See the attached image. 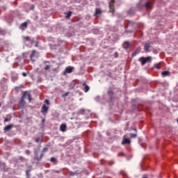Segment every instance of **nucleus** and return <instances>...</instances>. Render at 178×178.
Here are the masks:
<instances>
[{"mask_svg":"<svg viewBox=\"0 0 178 178\" xmlns=\"http://www.w3.org/2000/svg\"><path fill=\"white\" fill-rule=\"evenodd\" d=\"M138 60L141 63L142 66H144V65L148 62L151 63V62H152V58L151 56L140 57Z\"/></svg>","mask_w":178,"mask_h":178,"instance_id":"f257e3e1","label":"nucleus"},{"mask_svg":"<svg viewBox=\"0 0 178 178\" xmlns=\"http://www.w3.org/2000/svg\"><path fill=\"white\" fill-rule=\"evenodd\" d=\"M22 97L25 98H28L29 102H31V94L28 91L24 92Z\"/></svg>","mask_w":178,"mask_h":178,"instance_id":"f03ea898","label":"nucleus"},{"mask_svg":"<svg viewBox=\"0 0 178 178\" xmlns=\"http://www.w3.org/2000/svg\"><path fill=\"white\" fill-rule=\"evenodd\" d=\"M73 69L74 68L72 67H66L65 71L63 72V74L65 75L67 74V73H72L73 72Z\"/></svg>","mask_w":178,"mask_h":178,"instance_id":"7ed1b4c3","label":"nucleus"},{"mask_svg":"<svg viewBox=\"0 0 178 178\" xmlns=\"http://www.w3.org/2000/svg\"><path fill=\"white\" fill-rule=\"evenodd\" d=\"M25 106H26V101H24V97L22 96L21 100L19 102V106L20 108H24Z\"/></svg>","mask_w":178,"mask_h":178,"instance_id":"20e7f679","label":"nucleus"},{"mask_svg":"<svg viewBox=\"0 0 178 178\" xmlns=\"http://www.w3.org/2000/svg\"><path fill=\"white\" fill-rule=\"evenodd\" d=\"M145 8L146 9H152V2L151 1H147L145 3Z\"/></svg>","mask_w":178,"mask_h":178,"instance_id":"39448f33","label":"nucleus"},{"mask_svg":"<svg viewBox=\"0 0 178 178\" xmlns=\"http://www.w3.org/2000/svg\"><path fill=\"white\" fill-rule=\"evenodd\" d=\"M13 128V124H10L6 126L3 129V130L5 132H6V131H9V130H11Z\"/></svg>","mask_w":178,"mask_h":178,"instance_id":"423d86ee","label":"nucleus"},{"mask_svg":"<svg viewBox=\"0 0 178 178\" xmlns=\"http://www.w3.org/2000/svg\"><path fill=\"white\" fill-rule=\"evenodd\" d=\"M19 29L22 30V31H24L27 29V22H23L20 26Z\"/></svg>","mask_w":178,"mask_h":178,"instance_id":"0eeeda50","label":"nucleus"},{"mask_svg":"<svg viewBox=\"0 0 178 178\" xmlns=\"http://www.w3.org/2000/svg\"><path fill=\"white\" fill-rule=\"evenodd\" d=\"M131 143V141L130 140V139L129 138H124L122 142V145H126V144H130Z\"/></svg>","mask_w":178,"mask_h":178,"instance_id":"6e6552de","label":"nucleus"},{"mask_svg":"<svg viewBox=\"0 0 178 178\" xmlns=\"http://www.w3.org/2000/svg\"><path fill=\"white\" fill-rule=\"evenodd\" d=\"M83 87H85L83 89V91L85 92H88V91H90V86H88L87 84H86V83H83Z\"/></svg>","mask_w":178,"mask_h":178,"instance_id":"1a4fd4ad","label":"nucleus"},{"mask_svg":"<svg viewBox=\"0 0 178 178\" xmlns=\"http://www.w3.org/2000/svg\"><path fill=\"white\" fill-rule=\"evenodd\" d=\"M149 48H151V44L149 43H146L144 47L145 51H147V52H149Z\"/></svg>","mask_w":178,"mask_h":178,"instance_id":"9d476101","label":"nucleus"},{"mask_svg":"<svg viewBox=\"0 0 178 178\" xmlns=\"http://www.w3.org/2000/svg\"><path fill=\"white\" fill-rule=\"evenodd\" d=\"M129 47H130V43L127 41L124 42L123 44V48H124V49H129Z\"/></svg>","mask_w":178,"mask_h":178,"instance_id":"9b49d317","label":"nucleus"},{"mask_svg":"<svg viewBox=\"0 0 178 178\" xmlns=\"http://www.w3.org/2000/svg\"><path fill=\"white\" fill-rule=\"evenodd\" d=\"M60 130L63 132L66 131V124H63L60 127Z\"/></svg>","mask_w":178,"mask_h":178,"instance_id":"f8f14e48","label":"nucleus"},{"mask_svg":"<svg viewBox=\"0 0 178 178\" xmlns=\"http://www.w3.org/2000/svg\"><path fill=\"white\" fill-rule=\"evenodd\" d=\"M42 109H43V113H47V112H48V106H47V105L44 104L42 107Z\"/></svg>","mask_w":178,"mask_h":178,"instance_id":"ddd939ff","label":"nucleus"},{"mask_svg":"<svg viewBox=\"0 0 178 178\" xmlns=\"http://www.w3.org/2000/svg\"><path fill=\"white\" fill-rule=\"evenodd\" d=\"M107 94L108 97H110L111 99H112V97H113V94H114L113 90H108L107 92Z\"/></svg>","mask_w":178,"mask_h":178,"instance_id":"4468645a","label":"nucleus"},{"mask_svg":"<svg viewBox=\"0 0 178 178\" xmlns=\"http://www.w3.org/2000/svg\"><path fill=\"white\" fill-rule=\"evenodd\" d=\"M100 13H102V11L99 8H96L95 16H97V15H100Z\"/></svg>","mask_w":178,"mask_h":178,"instance_id":"2eb2a0df","label":"nucleus"},{"mask_svg":"<svg viewBox=\"0 0 178 178\" xmlns=\"http://www.w3.org/2000/svg\"><path fill=\"white\" fill-rule=\"evenodd\" d=\"M110 11L115 12V6L113 4H109Z\"/></svg>","mask_w":178,"mask_h":178,"instance_id":"dca6fc26","label":"nucleus"},{"mask_svg":"<svg viewBox=\"0 0 178 178\" xmlns=\"http://www.w3.org/2000/svg\"><path fill=\"white\" fill-rule=\"evenodd\" d=\"M72 11H69L67 13H65V15H66V19H69L70 16H72Z\"/></svg>","mask_w":178,"mask_h":178,"instance_id":"f3484780","label":"nucleus"},{"mask_svg":"<svg viewBox=\"0 0 178 178\" xmlns=\"http://www.w3.org/2000/svg\"><path fill=\"white\" fill-rule=\"evenodd\" d=\"M162 76H163L164 77H165V76L169 75V72L168 71H163L161 72Z\"/></svg>","mask_w":178,"mask_h":178,"instance_id":"a211bd4d","label":"nucleus"},{"mask_svg":"<svg viewBox=\"0 0 178 178\" xmlns=\"http://www.w3.org/2000/svg\"><path fill=\"white\" fill-rule=\"evenodd\" d=\"M35 143H42V138L38 137L35 139Z\"/></svg>","mask_w":178,"mask_h":178,"instance_id":"6ab92c4d","label":"nucleus"},{"mask_svg":"<svg viewBox=\"0 0 178 178\" xmlns=\"http://www.w3.org/2000/svg\"><path fill=\"white\" fill-rule=\"evenodd\" d=\"M23 40H24V42H26V41H30V37L29 36H24Z\"/></svg>","mask_w":178,"mask_h":178,"instance_id":"aec40b11","label":"nucleus"},{"mask_svg":"<svg viewBox=\"0 0 178 178\" xmlns=\"http://www.w3.org/2000/svg\"><path fill=\"white\" fill-rule=\"evenodd\" d=\"M131 138H136L137 134H130Z\"/></svg>","mask_w":178,"mask_h":178,"instance_id":"412c9836","label":"nucleus"},{"mask_svg":"<svg viewBox=\"0 0 178 178\" xmlns=\"http://www.w3.org/2000/svg\"><path fill=\"white\" fill-rule=\"evenodd\" d=\"M37 51H35V50H33L31 54V58H34V56L35 55Z\"/></svg>","mask_w":178,"mask_h":178,"instance_id":"4be33fe9","label":"nucleus"},{"mask_svg":"<svg viewBox=\"0 0 178 178\" xmlns=\"http://www.w3.org/2000/svg\"><path fill=\"white\" fill-rule=\"evenodd\" d=\"M154 67H156V69H161V64L159 63L154 64Z\"/></svg>","mask_w":178,"mask_h":178,"instance_id":"5701e85b","label":"nucleus"},{"mask_svg":"<svg viewBox=\"0 0 178 178\" xmlns=\"http://www.w3.org/2000/svg\"><path fill=\"white\" fill-rule=\"evenodd\" d=\"M49 69H51V65H47L44 67V70H49Z\"/></svg>","mask_w":178,"mask_h":178,"instance_id":"b1692460","label":"nucleus"},{"mask_svg":"<svg viewBox=\"0 0 178 178\" xmlns=\"http://www.w3.org/2000/svg\"><path fill=\"white\" fill-rule=\"evenodd\" d=\"M67 95H69V92H67L64 93L63 95H62V97L65 98V97H67Z\"/></svg>","mask_w":178,"mask_h":178,"instance_id":"393cba45","label":"nucleus"},{"mask_svg":"<svg viewBox=\"0 0 178 178\" xmlns=\"http://www.w3.org/2000/svg\"><path fill=\"white\" fill-rule=\"evenodd\" d=\"M25 154L26 155H30V154H31V152H30V150L27 149V150L25 151Z\"/></svg>","mask_w":178,"mask_h":178,"instance_id":"a878e982","label":"nucleus"},{"mask_svg":"<svg viewBox=\"0 0 178 178\" xmlns=\"http://www.w3.org/2000/svg\"><path fill=\"white\" fill-rule=\"evenodd\" d=\"M56 159H55L54 157H51V158L50 159V161H51V162H56Z\"/></svg>","mask_w":178,"mask_h":178,"instance_id":"bb28decb","label":"nucleus"},{"mask_svg":"<svg viewBox=\"0 0 178 178\" xmlns=\"http://www.w3.org/2000/svg\"><path fill=\"white\" fill-rule=\"evenodd\" d=\"M6 122H10V119L8 118H5L4 119V123H6Z\"/></svg>","mask_w":178,"mask_h":178,"instance_id":"cd10ccee","label":"nucleus"},{"mask_svg":"<svg viewBox=\"0 0 178 178\" xmlns=\"http://www.w3.org/2000/svg\"><path fill=\"white\" fill-rule=\"evenodd\" d=\"M1 166H3V168H5V166H6V164L5 163H1L0 161V167Z\"/></svg>","mask_w":178,"mask_h":178,"instance_id":"c85d7f7f","label":"nucleus"},{"mask_svg":"<svg viewBox=\"0 0 178 178\" xmlns=\"http://www.w3.org/2000/svg\"><path fill=\"white\" fill-rule=\"evenodd\" d=\"M75 175H77V172H70V175H71V176H75Z\"/></svg>","mask_w":178,"mask_h":178,"instance_id":"c756f323","label":"nucleus"},{"mask_svg":"<svg viewBox=\"0 0 178 178\" xmlns=\"http://www.w3.org/2000/svg\"><path fill=\"white\" fill-rule=\"evenodd\" d=\"M19 161H24V157L19 156Z\"/></svg>","mask_w":178,"mask_h":178,"instance_id":"7c9ffc66","label":"nucleus"},{"mask_svg":"<svg viewBox=\"0 0 178 178\" xmlns=\"http://www.w3.org/2000/svg\"><path fill=\"white\" fill-rule=\"evenodd\" d=\"M115 3V0H111L109 3V5H113Z\"/></svg>","mask_w":178,"mask_h":178,"instance_id":"2f4dec72","label":"nucleus"},{"mask_svg":"<svg viewBox=\"0 0 178 178\" xmlns=\"http://www.w3.org/2000/svg\"><path fill=\"white\" fill-rule=\"evenodd\" d=\"M47 151H48V148L47 147L43 148L42 152H47Z\"/></svg>","mask_w":178,"mask_h":178,"instance_id":"473e14b6","label":"nucleus"},{"mask_svg":"<svg viewBox=\"0 0 178 178\" xmlns=\"http://www.w3.org/2000/svg\"><path fill=\"white\" fill-rule=\"evenodd\" d=\"M22 76H23V77H26L27 76V74L26 72H23L22 73Z\"/></svg>","mask_w":178,"mask_h":178,"instance_id":"72a5a7b5","label":"nucleus"},{"mask_svg":"<svg viewBox=\"0 0 178 178\" xmlns=\"http://www.w3.org/2000/svg\"><path fill=\"white\" fill-rule=\"evenodd\" d=\"M45 104H47V105H49V101L48 99H46Z\"/></svg>","mask_w":178,"mask_h":178,"instance_id":"f704fd0d","label":"nucleus"},{"mask_svg":"<svg viewBox=\"0 0 178 178\" xmlns=\"http://www.w3.org/2000/svg\"><path fill=\"white\" fill-rule=\"evenodd\" d=\"M136 55H137V51L134 52L132 56H136Z\"/></svg>","mask_w":178,"mask_h":178,"instance_id":"c9c22d12","label":"nucleus"},{"mask_svg":"<svg viewBox=\"0 0 178 178\" xmlns=\"http://www.w3.org/2000/svg\"><path fill=\"white\" fill-rule=\"evenodd\" d=\"M54 173H60V170H54Z\"/></svg>","mask_w":178,"mask_h":178,"instance_id":"e433bc0d","label":"nucleus"},{"mask_svg":"<svg viewBox=\"0 0 178 178\" xmlns=\"http://www.w3.org/2000/svg\"><path fill=\"white\" fill-rule=\"evenodd\" d=\"M42 156H44V153H42V154H40V159H42Z\"/></svg>","mask_w":178,"mask_h":178,"instance_id":"4c0bfd02","label":"nucleus"},{"mask_svg":"<svg viewBox=\"0 0 178 178\" xmlns=\"http://www.w3.org/2000/svg\"><path fill=\"white\" fill-rule=\"evenodd\" d=\"M31 9H34V6L33 5L31 6Z\"/></svg>","mask_w":178,"mask_h":178,"instance_id":"58836bf2","label":"nucleus"},{"mask_svg":"<svg viewBox=\"0 0 178 178\" xmlns=\"http://www.w3.org/2000/svg\"><path fill=\"white\" fill-rule=\"evenodd\" d=\"M143 178H148V177H143Z\"/></svg>","mask_w":178,"mask_h":178,"instance_id":"ea45409f","label":"nucleus"},{"mask_svg":"<svg viewBox=\"0 0 178 178\" xmlns=\"http://www.w3.org/2000/svg\"><path fill=\"white\" fill-rule=\"evenodd\" d=\"M142 1H140V3H141Z\"/></svg>","mask_w":178,"mask_h":178,"instance_id":"a19ab883","label":"nucleus"},{"mask_svg":"<svg viewBox=\"0 0 178 178\" xmlns=\"http://www.w3.org/2000/svg\"><path fill=\"white\" fill-rule=\"evenodd\" d=\"M38 45H37V44H35V47H37Z\"/></svg>","mask_w":178,"mask_h":178,"instance_id":"79ce46f5","label":"nucleus"},{"mask_svg":"<svg viewBox=\"0 0 178 178\" xmlns=\"http://www.w3.org/2000/svg\"><path fill=\"white\" fill-rule=\"evenodd\" d=\"M0 106H1V104H0Z\"/></svg>","mask_w":178,"mask_h":178,"instance_id":"37998d69","label":"nucleus"}]
</instances>
